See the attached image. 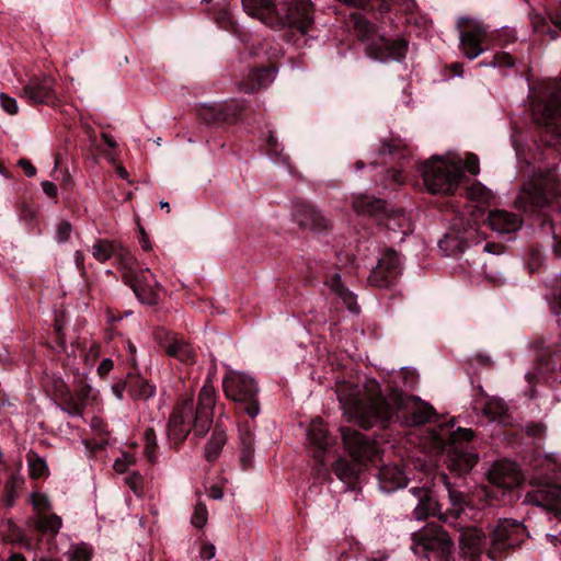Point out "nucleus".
<instances>
[{"label": "nucleus", "mask_w": 561, "mask_h": 561, "mask_svg": "<svg viewBox=\"0 0 561 561\" xmlns=\"http://www.w3.org/2000/svg\"><path fill=\"white\" fill-rule=\"evenodd\" d=\"M415 374L401 367L387 398L381 396L377 380L368 379L363 386L343 381L336 387V394L350 422L364 428L383 425L397 420L407 425H421L431 420L433 408L414 397L404 396L401 387H413Z\"/></svg>", "instance_id": "f257e3e1"}, {"label": "nucleus", "mask_w": 561, "mask_h": 561, "mask_svg": "<svg viewBox=\"0 0 561 561\" xmlns=\"http://www.w3.org/2000/svg\"><path fill=\"white\" fill-rule=\"evenodd\" d=\"M215 402V389L207 383L199 391L196 409L191 397L182 399L173 409L168 423L167 434L171 444L182 443L192 430L195 434L203 436L211 425Z\"/></svg>", "instance_id": "f03ea898"}, {"label": "nucleus", "mask_w": 561, "mask_h": 561, "mask_svg": "<svg viewBox=\"0 0 561 561\" xmlns=\"http://www.w3.org/2000/svg\"><path fill=\"white\" fill-rule=\"evenodd\" d=\"M241 3L248 15L271 27H289L305 36L313 23L312 4L309 1L291 0L275 4L271 0H241Z\"/></svg>", "instance_id": "7ed1b4c3"}, {"label": "nucleus", "mask_w": 561, "mask_h": 561, "mask_svg": "<svg viewBox=\"0 0 561 561\" xmlns=\"http://www.w3.org/2000/svg\"><path fill=\"white\" fill-rule=\"evenodd\" d=\"M473 436L469 428H454L453 422L439 424L427 431L425 443L435 454L446 456L448 469L457 474L469 472L478 462V456L467 451L465 444Z\"/></svg>", "instance_id": "20e7f679"}, {"label": "nucleus", "mask_w": 561, "mask_h": 561, "mask_svg": "<svg viewBox=\"0 0 561 561\" xmlns=\"http://www.w3.org/2000/svg\"><path fill=\"white\" fill-rule=\"evenodd\" d=\"M435 479L437 483H442L446 488L449 506L442 512L440 505L433 497L430 489L412 488L409 492L416 500L413 510L416 519L421 520L431 515L438 514L440 520L456 526L458 520L462 524L466 519H471L476 516L477 511L468 503L465 494L449 482L446 473L439 472L435 476Z\"/></svg>", "instance_id": "39448f33"}, {"label": "nucleus", "mask_w": 561, "mask_h": 561, "mask_svg": "<svg viewBox=\"0 0 561 561\" xmlns=\"http://www.w3.org/2000/svg\"><path fill=\"white\" fill-rule=\"evenodd\" d=\"M515 206L525 213L534 214L545 207L561 209V188L556 170L540 175L523 187L515 199Z\"/></svg>", "instance_id": "423d86ee"}, {"label": "nucleus", "mask_w": 561, "mask_h": 561, "mask_svg": "<svg viewBox=\"0 0 561 561\" xmlns=\"http://www.w3.org/2000/svg\"><path fill=\"white\" fill-rule=\"evenodd\" d=\"M341 435L354 462L340 458L335 461L333 471L341 481L352 483L358 477L362 465L377 457L378 448L355 430L341 427Z\"/></svg>", "instance_id": "0eeeda50"}, {"label": "nucleus", "mask_w": 561, "mask_h": 561, "mask_svg": "<svg viewBox=\"0 0 561 561\" xmlns=\"http://www.w3.org/2000/svg\"><path fill=\"white\" fill-rule=\"evenodd\" d=\"M226 373L221 386L225 397L234 402L240 410L254 419L260 414V387L255 378L241 370L225 365Z\"/></svg>", "instance_id": "6e6552de"}, {"label": "nucleus", "mask_w": 561, "mask_h": 561, "mask_svg": "<svg viewBox=\"0 0 561 561\" xmlns=\"http://www.w3.org/2000/svg\"><path fill=\"white\" fill-rule=\"evenodd\" d=\"M426 190L433 194H453L462 179L461 159L432 157L421 165Z\"/></svg>", "instance_id": "1a4fd4ad"}, {"label": "nucleus", "mask_w": 561, "mask_h": 561, "mask_svg": "<svg viewBox=\"0 0 561 561\" xmlns=\"http://www.w3.org/2000/svg\"><path fill=\"white\" fill-rule=\"evenodd\" d=\"M534 119L550 135L548 145L561 144V87L549 84L531 107Z\"/></svg>", "instance_id": "9d476101"}, {"label": "nucleus", "mask_w": 561, "mask_h": 561, "mask_svg": "<svg viewBox=\"0 0 561 561\" xmlns=\"http://www.w3.org/2000/svg\"><path fill=\"white\" fill-rule=\"evenodd\" d=\"M355 31L364 43L367 56L380 62L400 61L404 58L407 46L401 39L389 41L379 35L376 27L365 18L355 19Z\"/></svg>", "instance_id": "9b49d317"}, {"label": "nucleus", "mask_w": 561, "mask_h": 561, "mask_svg": "<svg viewBox=\"0 0 561 561\" xmlns=\"http://www.w3.org/2000/svg\"><path fill=\"white\" fill-rule=\"evenodd\" d=\"M451 546L448 534L435 524H427L412 534L411 550L427 561H448Z\"/></svg>", "instance_id": "f8f14e48"}, {"label": "nucleus", "mask_w": 561, "mask_h": 561, "mask_svg": "<svg viewBox=\"0 0 561 561\" xmlns=\"http://www.w3.org/2000/svg\"><path fill=\"white\" fill-rule=\"evenodd\" d=\"M460 48L469 59L477 58L482 51L481 39L485 36V28L474 19L461 16L457 21Z\"/></svg>", "instance_id": "ddd939ff"}, {"label": "nucleus", "mask_w": 561, "mask_h": 561, "mask_svg": "<svg viewBox=\"0 0 561 561\" xmlns=\"http://www.w3.org/2000/svg\"><path fill=\"white\" fill-rule=\"evenodd\" d=\"M493 500L499 495L505 496L507 492L518 486L523 476L514 461H493Z\"/></svg>", "instance_id": "4468645a"}, {"label": "nucleus", "mask_w": 561, "mask_h": 561, "mask_svg": "<svg viewBox=\"0 0 561 561\" xmlns=\"http://www.w3.org/2000/svg\"><path fill=\"white\" fill-rule=\"evenodd\" d=\"M530 504L542 507L561 520V485L554 483H540L526 495Z\"/></svg>", "instance_id": "2eb2a0df"}, {"label": "nucleus", "mask_w": 561, "mask_h": 561, "mask_svg": "<svg viewBox=\"0 0 561 561\" xmlns=\"http://www.w3.org/2000/svg\"><path fill=\"white\" fill-rule=\"evenodd\" d=\"M401 273V260L397 252L388 250L370 272L368 280L377 287H388Z\"/></svg>", "instance_id": "dca6fc26"}, {"label": "nucleus", "mask_w": 561, "mask_h": 561, "mask_svg": "<svg viewBox=\"0 0 561 561\" xmlns=\"http://www.w3.org/2000/svg\"><path fill=\"white\" fill-rule=\"evenodd\" d=\"M524 526L513 519H499L493 528V553L516 547L522 541Z\"/></svg>", "instance_id": "f3484780"}, {"label": "nucleus", "mask_w": 561, "mask_h": 561, "mask_svg": "<svg viewBox=\"0 0 561 561\" xmlns=\"http://www.w3.org/2000/svg\"><path fill=\"white\" fill-rule=\"evenodd\" d=\"M23 96L35 104L54 102L57 98L54 78L49 76L31 78L23 88Z\"/></svg>", "instance_id": "a211bd4d"}, {"label": "nucleus", "mask_w": 561, "mask_h": 561, "mask_svg": "<svg viewBox=\"0 0 561 561\" xmlns=\"http://www.w3.org/2000/svg\"><path fill=\"white\" fill-rule=\"evenodd\" d=\"M466 519L462 524L457 522L455 527L462 530L460 536V549L467 561H479L483 549V534L480 529L467 525Z\"/></svg>", "instance_id": "6ab92c4d"}, {"label": "nucleus", "mask_w": 561, "mask_h": 561, "mask_svg": "<svg viewBox=\"0 0 561 561\" xmlns=\"http://www.w3.org/2000/svg\"><path fill=\"white\" fill-rule=\"evenodd\" d=\"M467 196L477 203V208L482 213V224L477 228V233L484 239L486 230L491 228L490 191L481 183H473L467 188Z\"/></svg>", "instance_id": "aec40b11"}, {"label": "nucleus", "mask_w": 561, "mask_h": 561, "mask_svg": "<svg viewBox=\"0 0 561 561\" xmlns=\"http://www.w3.org/2000/svg\"><path fill=\"white\" fill-rule=\"evenodd\" d=\"M295 219L304 229L323 232L331 227V221L318 209L308 204L297 206Z\"/></svg>", "instance_id": "412c9836"}, {"label": "nucleus", "mask_w": 561, "mask_h": 561, "mask_svg": "<svg viewBox=\"0 0 561 561\" xmlns=\"http://www.w3.org/2000/svg\"><path fill=\"white\" fill-rule=\"evenodd\" d=\"M131 288L140 302L152 306L157 304L159 284L150 270L141 271L131 285Z\"/></svg>", "instance_id": "4be33fe9"}, {"label": "nucleus", "mask_w": 561, "mask_h": 561, "mask_svg": "<svg viewBox=\"0 0 561 561\" xmlns=\"http://www.w3.org/2000/svg\"><path fill=\"white\" fill-rule=\"evenodd\" d=\"M160 345L170 357H174L187 365L195 363L196 353L194 348L176 334L167 333L160 340Z\"/></svg>", "instance_id": "5701e85b"}, {"label": "nucleus", "mask_w": 561, "mask_h": 561, "mask_svg": "<svg viewBox=\"0 0 561 561\" xmlns=\"http://www.w3.org/2000/svg\"><path fill=\"white\" fill-rule=\"evenodd\" d=\"M531 23L537 33L547 34L551 39H556L558 32H561V7L547 9L545 14H534Z\"/></svg>", "instance_id": "b1692460"}, {"label": "nucleus", "mask_w": 561, "mask_h": 561, "mask_svg": "<svg viewBox=\"0 0 561 561\" xmlns=\"http://www.w3.org/2000/svg\"><path fill=\"white\" fill-rule=\"evenodd\" d=\"M379 490L386 494L402 489L408 483L405 472L398 465H385L379 469L378 476Z\"/></svg>", "instance_id": "393cba45"}, {"label": "nucleus", "mask_w": 561, "mask_h": 561, "mask_svg": "<svg viewBox=\"0 0 561 561\" xmlns=\"http://www.w3.org/2000/svg\"><path fill=\"white\" fill-rule=\"evenodd\" d=\"M492 225L493 233L495 232L500 240L512 241L514 233L517 232L522 226V220L514 214L493 209Z\"/></svg>", "instance_id": "a878e982"}, {"label": "nucleus", "mask_w": 561, "mask_h": 561, "mask_svg": "<svg viewBox=\"0 0 561 561\" xmlns=\"http://www.w3.org/2000/svg\"><path fill=\"white\" fill-rule=\"evenodd\" d=\"M307 440L313 450V457L321 459L329 446L327 428L320 419L312 420L307 430Z\"/></svg>", "instance_id": "bb28decb"}, {"label": "nucleus", "mask_w": 561, "mask_h": 561, "mask_svg": "<svg viewBox=\"0 0 561 561\" xmlns=\"http://www.w3.org/2000/svg\"><path fill=\"white\" fill-rule=\"evenodd\" d=\"M276 77L273 67L252 70L249 75V82L242 83L241 88L247 93H253L259 89L268 87Z\"/></svg>", "instance_id": "cd10ccee"}, {"label": "nucleus", "mask_w": 561, "mask_h": 561, "mask_svg": "<svg viewBox=\"0 0 561 561\" xmlns=\"http://www.w3.org/2000/svg\"><path fill=\"white\" fill-rule=\"evenodd\" d=\"M353 208L359 215H377L385 207V202L365 194L353 196Z\"/></svg>", "instance_id": "c85d7f7f"}, {"label": "nucleus", "mask_w": 561, "mask_h": 561, "mask_svg": "<svg viewBox=\"0 0 561 561\" xmlns=\"http://www.w3.org/2000/svg\"><path fill=\"white\" fill-rule=\"evenodd\" d=\"M325 284L334 291L351 312H357L358 306L355 296L344 288L340 274H333Z\"/></svg>", "instance_id": "c756f323"}, {"label": "nucleus", "mask_w": 561, "mask_h": 561, "mask_svg": "<svg viewBox=\"0 0 561 561\" xmlns=\"http://www.w3.org/2000/svg\"><path fill=\"white\" fill-rule=\"evenodd\" d=\"M551 374V379L561 383V347L554 351L548 358L542 359L538 375Z\"/></svg>", "instance_id": "7c9ffc66"}, {"label": "nucleus", "mask_w": 561, "mask_h": 561, "mask_svg": "<svg viewBox=\"0 0 561 561\" xmlns=\"http://www.w3.org/2000/svg\"><path fill=\"white\" fill-rule=\"evenodd\" d=\"M226 433L216 428L205 446V457L208 461H214L219 456L224 445L226 444Z\"/></svg>", "instance_id": "2f4dec72"}, {"label": "nucleus", "mask_w": 561, "mask_h": 561, "mask_svg": "<svg viewBox=\"0 0 561 561\" xmlns=\"http://www.w3.org/2000/svg\"><path fill=\"white\" fill-rule=\"evenodd\" d=\"M62 525L61 518L56 515H38L35 520V526L42 533L56 535Z\"/></svg>", "instance_id": "473e14b6"}, {"label": "nucleus", "mask_w": 561, "mask_h": 561, "mask_svg": "<svg viewBox=\"0 0 561 561\" xmlns=\"http://www.w3.org/2000/svg\"><path fill=\"white\" fill-rule=\"evenodd\" d=\"M30 474L32 478H43L48 473V466L46 460L38 456L36 453L28 451L26 456Z\"/></svg>", "instance_id": "72a5a7b5"}, {"label": "nucleus", "mask_w": 561, "mask_h": 561, "mask_svg": "<svg viewBox=\"0 0 561 561\" xmlns=\"http://www.w3.org/2000/svg\"><path fill=\"white\" fill-rule=\"evenodd\" d=\"M493 422H497L502 425H510L513 422V415L508 404L502 399L493 397Z\"/></svg>", "instance_id": "f704fd0d"}, {"label": "nucleus", "mask_w": 561, "mask_h": 561, "mask_svg": "<svg viewBox=\"0 0 561 561\" xmlns=\"http://www.w3.org/2000/svg\"><path fill=\"white\" fill-rule=\"evenodd\" d=\"M113 243L107 240H99L92 245V256L99 262L107 261L114 253Z\"/></svg>", "instance_id": "c9c22d12"}, {"label": "nucleus", "mask_w": 561, "mask_h": 561, "mask_svg": "<svg viewBox=\"0 0 561 561\" xmlns=\"http://www.w3.org/2000/svg\"><path fill=\"white\" fill-rule=\"evenodd\" d=\"M90 397L94 398L93 390L90 386H84L81 389V393H80V404L69 405L68 408H64L62 410L73 417L75 416L81 417L82 416L81 407L84 405L85 399L90 398Z\"/></svg>", "instance_id": "e433bc0d"}, {"label": "nucleus", "mask_w": 561, "mask_h": 561, "mask_svg": "<svg viewBox=\"0 0 561 561\" xmlns=\"http://www.w3.org/2000/svg\"><path fill=\"white\" fill-rule=\"evenodd\" d=\"M208 520V512L206 505L203 503H197L194 507L193 515L191 517V523L194 527L202 528L206 525Z\"/></svg>", "instance_id": "4c0bfd02"}, {"label": "nucleus", "mask_w": 561, "mask_h": 561, "mask_svg": "<svg viewBox=\"0 0 561 561\" xmlns=\"http://www.w3.org/2000/svg\"><path fill=\"white\" fill-rule=\"evenodd\" d=\"M438 247L448 252L447 255L462 250L461 241L453 238L451 234H445L444 238L438 241Z\"/></svg>", "instance_id": "58836bf2"}, {"label": "nucleus", "mask_w": 561, "mask_h": 561, "mask_svg": "<svg viewBox=\"0 0 561 561\" xmlns=\"http://www.w3.org/2000/svg\"><path fill=\"white\" fill-rule=\"evenodd\" d=\"M21 484L18 478H11L5 483V495L3 502L7 506H12L16 497V489Z\"/></svg>", "instance_id": "ea45409f"}, {"label": "nucleus", "mask_w": 561, "mask_h": 561, "mask_svg": "<svg viewBox=\"0 0 561 561\" xmlns=\"http://www.w3.org/2000/svg\"><path fill=\"white\" fill-rule=\"evenodd\" d=\"M69 561H90V550L85 545H77L68 551Z\"/></svg>", "instance_id": "a19ab883"}, {"label": "nucleus", "mask_w": 561, "mask_h": 561, "mask_svg": "<svg viewBox=\"0 0 561 561\" xmlns=\"http://www.w3.org/2000/svg\"><path fill=\"white\" fill-rule=\"evenodd\" d=\"M136 461L135 457L130 454L123 453L121 457H118L114 461V470L118 473H124L128 470V468L134 465Z\"/></svg>", "instance_id": "79ce46f5"}, {"label": "nucleus", "mask_w": 561, "mask_h": 561, "mask_svg": "<svg viewBox=\"0 0 561 561\" xmlns=\"http://www.w3.org/2000/svg\"><path fill=\"white\" fill-rule=\"evenodd\" d=\"M407 145L400 139H392L388 142H382L379 152L380 154L389 153L391 156L399 154L401 149H405Z\"/></svg>", "instance_id": "37998d69"}, {"label": "nucleus", "mask_w": 561, "mask_h": 561, "mask_svg": "<svg viewBox=\"0 0 561 561\" xmlns=\"http://www.w3.org/2000/svg\"><path fill=\"white\" fill-rule=\"evenodd\" d=\"M156 446H157V436H156L153 430H147L146 431L145 454L151 462L156 460V454H154Z\"/></svg>", "instance_id": "c03bdc74"}, {"label": "nucleus", "mask_w": 561, "mask_h": 561, "mask_svg": "<svg viewBox=\"0 0 561 561\" xmlns=\"http://www.w3.org/2000/svg\"><path fill=\"white\" fill-rule=\"evenodd\" d=\"M542 229L548 230L551 233V239L553 240L552 249L557 256H561V234L557 233V231L553 228V225L551 221L543 220L542 222Z\"/></svg>", "instance_id": "a18cd8bd"}, {"label": "nucleus", "mask_w": 561, "mask_h": 561, "mask_svg": "<svg viewBox=\"0 0 561 561\" xmlns=\"http://www.w3.org/2000/svg\"><path fill=\"white\" fill-rule=\"evenodd\" d=\"M241 448H254V435L249 425L239 428Z\"/></svg>", "instance_id": "49530a36"}, {"label": "nucleus", "mask_w": 561, "mask_h": 561, "mask_svg": "<svg viewBox=\"0 0 561 561\" xmlns=\"http://www.w3.org/2000/svg\"><path fill=\"white\" fill-rule=\"evenodd\" d=\"M31 502L34 506V508L41 513L44 511H49L51 508L50 502L47 497V495L42 493H34L31 495Z\"/></svg>", "instance_id": "de8ad7c7"}, {"label": "nucleus", "mask_w": 561, "mask_h": 561, "mask_svg": "<svg viewBox=\"0 0 561 561\" xmlns=\"http://www.w3.org/2000/svg\"><path fill=\"white\" fill-rule=\"evenodd\" d=\"M0 105L3 111L10 115H14L19 111L16 100L7 95L5 93H0Z\"/></svg>", "instance_id": "09e8293b"}, {"label": "nucleus", "mask_w": 561, "mask_h": 561, "mask_svg": "<svg viewBox=\"0 0 561 561\" xmlns=\"http://www.w3.org/2000/svg\"><path fill=\"white\" fill-rule=\"evenodd\" d=\"M514 58L508 53H496L493 55V67H513Z\"/></svg>", "instance_id": "8fccbe9b"}, {"label": "nucleus", "mask_w": 561, "mask_h": 561, "mask_svg": "<svg viewBox=\"0 0 561 561\" xmlns=\"http://www.w3.org/2000/svg\"><path fill=\"white\" fill-rule=\"evenodd\" d=\"M71 225L67 221H62L58 225L56 231V239L58 242H66L71 234Z\"/></svg>", "instance_id": "3c124183"}, {"label": "nucleus", "mask_w": 561, "mask_h": 561, "mask_svg": "<svg viewBox=\"0 0 561 561\" xmlns=\"http://www.w3.org/2000/svg\"><path fill=\"white\" fill-rule=\"evenodd\" d=\"M461 169H466L470 174H477L479 172V161L477 156L472 153L467 154L465 162H461Z\"/></svg>", "instance_id": "603ef678"}, {"label": "nucleus", "mask_w": 561, "mask_h": 561, "mask_svg": "<svg viewBox=\"0 0 561 561\" xmlns=\"http://www.w3.org/2000/svg\"><path fill=\"white\" fill-rule=\"evenodd\" d=\"M254 448H241L240 462L242 468L245 469L251 465Z\"/></svg>", "instance_id": "864d4df0"}, {"label": "nucleus", "mask_w": 561, "mask_h": 561, "mask_svg": "<svg viewBox=\"0 0 561 561\" xmlns=\"http://www.w3.org/2000/svg\"><path fill=\"white\" fill-rule=\"evenodd\" d=\"M507 37L506 42H514L515 35L513 31L504 28L503 31H497L496 34H493V43H500L502 41V37Z\"/></svg>", "instance_id": "5fc2aeb1"}, {"label": "nucleus", "mask_w": 561, "mask_h": 561, "mask_svg": "<svg viewBox=\"0 0 561 561\" xmlns=\"http://www.w3.org/2000/svg\"><path fill=\"white\" fill-rule=\"evenodd\" d=\"M19 165L23 169L25 175H27L28 178H33L36 174V169L33 167L30 160L20 159Z\"/></svg>", "instance_id": "6e6d98bb"}, {"label": "nucleus", "mask_w": 561, "mask_h": 561, "mask_svg": "<svg viewBox=\"0 0 561 561\" xmlns=\"http://www.w3.org/2000/svg\"><path fill=\"white\" fill-rule=\"evenodd\" d=\"M216 548L211 543H206L201 549V557L205 560H210L215 557Z\"/></svg>", "instance_id": "4d7b16f0"}, {"label": "nucleus", "mask_w": 561, "mask_h": 561, "mask_svg": "<svg viewBox=\"0 0 561 561\" xmlns=\"http://www.w3.org/2000/svg\"><path fill=\"white\" fill-rule=\"evenodd\" d=\"M113 360L111 358H104L99 367H98V373L101 375V376H104L106 374H108L112 369H113Z\"/></svg>", "instance_id": "13d9d810"}, {"label": "nucleus", "mask_w": 561, "mask_h": 561, "mask_svg": "<svg viewBox=\"0 0 561 561\" xmlns=\"http://www.w3.org/2000/svg\"><path fill=\"white\" fill-rule=\"evenodd\" d=\"M42 190L49 197H56L57 196V186L53 182L43 181L42 182Z\"/></svg>", "instance_id": "bf43d9fd"}, {"label": "nucleus", "mask_w": 561, "mask_h": 561, "mask_svg": "<svg viewBox=\"0 0 561 561\" xmlns=\"http://www.w3.org/2000/svg\"><path fill=\"white\" fill-rule=\"evenodd\" d=\"M546 538L553 546L561 545V530L560 531H554V533H547L546 534Z\"/></svg>", "instance_id": "052dcab7"}, {"label": "nucleus", "mask_w": 561, "mask_h": 561, "mask_svg": "<svg viewBox=\"0 0 561 561\" xmlns=\"http://www.w3.org/2000/svg\"><path fill=\"white\" fill-rule=\"evenodd\" d=\"M125 385L123 382H118L112 386V393L116 399L122 400L124 394Z\"/></svg>", "instance_id": "680f3d73"}, {"label": "nucleus", "mask_w": 561, "mask_h": 561, "mask_svg": "<svg viewBox=\"0 0 561 561\" xmlns=\"http://www.w3.org/2000/svg\"><path fill=\"white\" fill-rule=\"evenodd\" d=\"M543 430L541 424H534L527 427V433L534 437H538L543 433Z\"/></svg>", "instance_id": "e2e57ef3"}, {"label": "nucleus", "mask_w": 561, "mask_h": 561, "mask_svg": "<svg viewBox=\"0 0 561 561\" xmlns=\"http://www.w3.org/2000/svg\"><path fill=\"white\" fill-rule=\"evenodd\" d=\"M208 496L213 500H220L224 496V493L220 488L211 486L208 491Z\"/></svg>", "instance_id": "0e129e2a"}, {"label": "nucleus", "mask_w": 561, "mask_h": 561, "mask_svg": "<svg viewBox=\"0 0 561 561\" xmlns=\"http://www.w3.org/2000/svg\"><path fill=\"white\" fill-rule=\"evenodd\" d=\"M139 482H140V478L138 476H131V477H127L126 478V483L130 486V489H133L135 492L137 491L138 489V485H139Z\"/></svg>", "instance_id": "69168bd1"}, {"label": "nucleus", "mask_w": 561, "mask_h": 561, "mask_svg": "<svg viewBox=\"0 0 561 561\" xmlns=\"http://www.w3.org/2000/svg\"><path fill=\"white\" fill-rule=\"evenodd\" d=\"M390 175H391L392 182H394L397 184L403 183V178H402L400 171L393 170V171L390 172Z\"/></svg>", "instance_id": "338daca9"}, {"label": "nucleus", "mask_w": 561, "mask_h": 561, "mask_svg": "<svg viewBox=\"0 0 561 561\" xmlns=\"http://www.w3.org/2000/svg\"><path fill=\"white\" fill-rule=\"evenodd\" d=\"M75 262L77 267L82 268L83 267V254L81 251L75 252Z\"/></svg>", "instance_id": "774afa93"}]
</instances>
